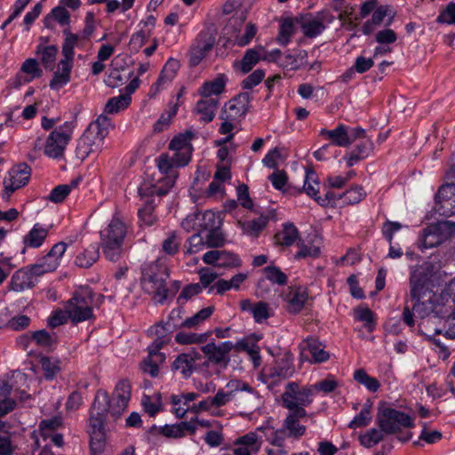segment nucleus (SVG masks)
<instances>
[{
    "mask_svg": "<svg viewBox=\"0 0 455 455\" xmlns=\"http://www.w3.org/2000/svg\"><path fill=\"white\" fill-rule=\"evenodd\" d=\"M440 299L443 307L451 311L444 320L446 334L451 338H455V277L448 283L445 290L441 293Z\"/></svg>",
    "mask_w": 455,
    "mask_h": 455,
    "instance_id": "4be33fe9",
    "label": "nucleus"
},
{
    "mask_svg": "<svg viewBox=\"0 0 455 455\" xmlns=\"http://www.w3.org/2000/svg\"><path fill=\"white\" fill-rule=\"evenodd\" d=\"M265 278L273 283L284 285L287 283V275L275 266H267L263 269Z\"/></svg>",
    "mask_w": 455,
    "mask_h": 455,
    "instance_id": "13d9d810",
    "label": "nucleus"
},
{
    "mask_svg": "<svg viewBox=\"0 0 455 455\" xmlns=\"http://www.w3.org/2000/svg\"><path fill=\"white\" fill-rule=\"evenodd\" d=\"M377 423L386 434H394L402 428L414 427L413 419L408 414L388 406L379 408Z\"/></svg>",
    "mask_w": 455,
    "mask_h": 455,
    "instance_id": "6e6552de",
    "label": "nucleus"
},
{
    "mask_svg": "<svg viewBox=\"0 0 455 455\" xmlns=\"http://www.w3.org/2000/svg\"><path fill=\"white\" fill-rule=\"evenodd\" d=\"M31 178V168L25 163L12 166L3 180L2 198L8 201L18 189L26 186Z\"/></svg>",
    "mask_w": 455,
    "mask_h": 455,
    "instance_id": "9b49d317",
    "label": "nucleus"
},
{
    "mask_svg": "<svg viewBox=\"0 0 455 455\" xmlns=\"http://www.w3.org/2000/svg\"><path fill=\"white\" fill-rule=\"evenodd\" d=\"M110 127V118L105 115H100L94 122L89 124L87 129L104 140L106 136L108 134Z\"/></svg>",
    "mask_w": 455,
    "mask_h": 455,
    "instance_id": "a18cd8bd",
    "label": "nucleus"
},
{
    "mask_svg": "<svg viewBox=\"0 0 455 455\" xmlns=\"http://www.w3.org/2000/svg\"><path fill=\"white\" fill-rule=\"evenodd\" d=\"M130 397L131 386L129 382L127 380H121L116 384L112 398H108L107 407L113 414H120L128 406Z\"/></svg>",
    "mask_w": 455,
    "mask_h": 455,
    "instance_id": "5701e85b",
    "label": "nucleus"
},
{
    "mask_svg": "<svg viewBox=\"0 0 455 455\" xmlns=\"http://www.w3.org/2000/svg\"><path fill=\"white\" fill-rule=\"evenodd\" d=\"M307 416V411L289 412L283 423V427L290 438L299 439L306 434V427L299 423V419Z\"/></svg>",
    "mask_w": 455,
    "mask_h": 455,
    "instance_id": "bb28decb",
    "label": "nucleus"
},
{
    "mask_svg": "<svg viewBox=\"0 0 455 455\" xmlns=\"http://www.w3.org/2000/svg\"><path fill=\"white\" fill-rule=\"evenodd\" d=\"M372 403L367 401L361 409L360 412L356 414L354 419L349 422L348 427L356 429L359 427H367L372 420L371 415Z\"/></svg>",
    "mask_w": 455,
    "mask_h": 455,
    "instance_id": "a19ab883",
    "label": "nucleus"
},
{
    "mask_svg": "<svg viewBox=\"0 0 455 455\" xmlns=\"http://www.w3.org/2000/svg\"><path fill=\"white\" fill-rule=\"evenodd\" d=\"M249 106V98L245 94L238 95L227 102L220 114V119L241 122L244 118Z\"/></svg>",
    "mask_w": 455,
    "mask_h": 455,
    "instance_id": "412c9836",
    "label": "nucleus"
},
{
    "mask_svg": "<svg viewBox=\"0 0 455 455\" xmlns=\"http://www.w3.org/2000/svg\"><path fill=\"white\" fill-rule=\"evenodd\" d=\"M264 52V47L259 45L254 48L248 49L242 60L241 69L243 73L250 72L253 67L262 60V53Z\"/></svg>",
    "mask_w": 455,
    "mask_h": 455,
    "instance_id": "58836bf2",
    "label": "nucleus"
},
{
    "mask_svg": "<svg viewBox=\"0 0 455 455\" xmlns=\"http://www.w3.org/2000/svg\"><path fill=\"white\" fill-rule=\"evenodd\" d=\"M67 248L68 245L64 242L55 243L46 255L34 264L35 269L39 271L42 275L46 273L53 272L60 266Z\"/></svg>",
    "mask_w": 455,
    "mask_h": 455,
    "instance_id": "2eb2a0df",
    "label": "nucleus"
},
{
    "mask_svg": "<svg viewBox=\"0 0 455 455\" xmlns=\"http://www.w3.org/2000/svg\"><path fill=\"white\" fill-rule=\"evenodd\" d=\"M334 17L330 11L324 10L310 19L305 20L302 23V32L307 37H315L320 35L326 27L333 21Z\"/></svg>",
    "mask_w": 455,
    "mask_h": 455,
    "instance_id": "b1692460",
    "label": "nucleus"
},
{
    "mask_svg": "<svg viewBox=\"0 0 455 455\" xmlns=\"http://www.w3.org/2000/svg\"><path fill=\"white\" fill-rule=\"evenodd\" d=\"M138 216L141 225L146 227L152 226L156 220L152 203L147 201L146 204L142 208L139 209Z\"/></svg>",
    "mask_w": 455,
    "mask_h": 455,
    "instance_id": "680f3d73",
    "label": "nucleus"
},
{
    "mask_svg": "<svg viewBox=\"0 0 455 455\" xmlns=\"http://www.w3.org/2000/svg\"><path fill=\"white\" fill-rule=\"evenodd\" d=\"M65 307L74 324L94 319V293L87 286L79 287L65 303Z\"/></svg>",
    "mask_w": 455,
    "mask_h": 455,
    "instance_id": "20e7f679",
    "label": "nucleus"
},
{
    "mask_svg": "<svg viewBox=\"0 0 455 455\" xmlns=\"http://www.w3.org/2000/svg\"><path fill=\"white\" fill-rule=\"evenodd\" d=\"M300 359L311 363L326 362L330 358L324 346L316 339H307L299 346Z\"/></svg>",
    "mask_w": 455,
    "mask_h": 455,
    "instance_id": "4468645a",
    "label": "nucleus"
},
{
    "mask_svg": "<svg viewBox=\"0 0 455 455\" xmlns=\"http://www.w3.org/2000/svg\"><path fill=\"white\" fill-rule=\"evenodd\" d=\"M94 29H95V27H94L93 14L92 12H88L86 15V18H85V26H84L82 33L81 34H74L69 31H64L65 39L68 38V35L76 36L77 44L76 45V47L82 48L84 45V43L92 36Z\"/></svg>",
    "mask_w": 455,
    "mask_h": 455,
    "instance_id": "79ce46f5",
    "label": "nucleus"
},
{
    "mask_svg": "<svg viewBox=\"0 0 455 455\" xmlns=\"http://www.w3.org/2000/svg\"><path fill=\"white\" fill-rule=\"evenodd\" d=\"M294 33L293 23L291 20H285L280 26L277 41L281 45H286Z\"/></svg>",
    "mask_w": 455,
    "mask_h": 455,
    "instance_id": "338daca9",
    "label": "nucleus"
},
{
    "mask_svg": "<svg viewBox=\"0 0 455 455\" xmlns=\"http://www.w3.org/2000/svg\"><path fill=\"white\" fill-rule=\"evenodd\" d=\"M258 431H261L266 441L276 448L283 449L285 441L287 438H290L283 427L281 428L275 429L270 426L269 421H267L263 425L258 427Z\"/></svg>",
    "mask_w": 455,
    "mask_h": 455,
    "instance_id": "c85d7f7f",
    "label": "nucleus"
},
{
    "mask_svg": "<svg viewBox=\"0 0 455 455\" xmlns=\"http://www.w3.org/2000/svg\"><path fill=\"white\" fill-rule=\"evenodd\" d=\"M215 44L214 36L209 32H201L189 51V63L197 66Z\"/></svg>",
    "mask_w": 455,
    "mask_h": 455,
    "instance_id": "a211bd4d",
    "label": "nucleus"
},
{
    "mask_svg": "<svg viewBox=\"0 0 455 455\" xmlns=\"http://www.w3.org/2000/svg\"><path fill=\"white\" fill-rule=\"evenodd\" d=\"M313 388L310 387H300L297 382H289L282 395V405L290 412L306 411L305 408L313 402Z\"/></svg>",
    "mask_w": 455,
    "mask_h": 455,
    "instance_id": "1a4fd4ad",
    "label": "nucleus"
},
{
    "mask_svg": "<svg viewBox=\"0 0 455 455\" xmlns=\"http://www.w3.org/2000/svg\"><path fill=\"white\" fill-rule=\"evenodd\" d=\"M307 55L305 51H300L296 53L286 52L282 55V58L278 61V66L285 70H298L304 65Z\"/></svg>",
    "mask_w": 455,
    "mask_h": 455,
    "instance_id": "473e14b6",
    "label": "nucleus"
},
{
    "mask_svg": "<svg viewBox=\"0 0 455 455\" xmlns=\"http://www.w3.org/2000/svg\"><path fill=\"white\" fill-rule=\"evenodd\" d=\"M227 387L228 389H231L233 394L235 392H238V391L247 392L249 394V399L251 403V407L258 408L259 406L261 401H260V396H259V393L254 388H252L251 386H249L246 382H243L239 379H232L228 382Z\"/></svg>",
    "mask_w": 455,
    "mask_h": 455,
    "instance_id": "c9c22d12",
    "label": "nucleus"
},
{
    "mask_svg": "<svg viewBox=\"0 0 455 455\" xmlns=\"http://www.w3.org/2000/svg\"><path fill=\"white\" fill-rule=\"evenodd\" d=\"M100 257L99 246L96 243L90 244L76 257L75 263L79 267L87 268L92 266Z\"/></svg>",
    "mask_w": 455,
    "mask_h": 455,
    "instance_id": "e433bc0d",
    "label": "nucleus"
},
{
    "mask_svg": "<svg viewBox=\"0 0 455 455\" xmlns=\"http://www.w3.org/2000/svg\"><path fill=\"white\" fill-rule=\"evenodd\" d=\"M76 44L77 38L75 36L68 35V38L64 39L61 48L62 59L59 61L49 84L52 91L58 92L70 82Z\"/></svg>",
    "mask_w": 455,
    "mask_h": 455,
    "instance_id": "423d86ee",
    "label": "nucleus"
},
{
    "mask_svg": "<svg viewBox=\"0 0 455 455\" xmlns=\"http://www.w3.org/2000/svg\"><path fill=\"white\" fill-rule=\"evenodd\" d=\"M219 100L213 98H202L196 105V111L200 116V120L204 123L212 121L215 116Z\"/></svg>",
    "mask_w": 455,
    "mask_h": 455,
    "instance_id": "2f4dec72",
    "label": "nucleus"
},
{
    "mask_svg": "<svg viewBox=\"0 0 455 455\" xmlns=\"http://www.w3.org/2000/svg\"><path fill=\"white\" fill-rule=\"evenodd\" d=\"M169 277L168 267L164 260L146 263L142 267L140 284L143 291L153 296L156 303H164L167 298L166 280Z\"/></svg>",
    "mask_w": 455,
    "mask_h": 455,
    "instance_id": "f03ea898",
    "label": "nucleus"
},
{
    "mask_svg": "<svg viewBox=\"0 0 455 455\" xmlns=\"http://www.w3.org/2000/svg\"><path fill=\"white\" fill-rule=\"evenodd\" d=\"M257 30V27L253 23L244 25L242 33L236 37L235 45L243 47L249 44L256 36Z\"/></svg>",
    "mask_w": 455,
    "mask_h": 455,
    "instance_id": "e2e57ef3",
    "label": "nucleus"
},
{
    "mask_svg": "<svg viewBox=\"0 0 455 455\" xmlns=\"http://www.w3.org/2000/svg\"><path fill=\"white\" fill-rule=\"evenodd\" d=\"M410 283L411 296V299L415 300L412 305V311L417 316L424 318L434 314L435 316L447 318L450 313L448 308L444 307L443 305L441 307L440 305L434 304L432 300L433 294L427 291L422 282L416 280L415 277L411 275Z\"/></svg>",
    "mask_w": 455,
    "mask_h": 455,
    "instance_id": "7ed1b4c3",
    "label": "nucleus"
},
{
    "mask_svg": "<svg viewBox=\"0 0 455 455\" xmlns=\"http://www.w3.org/2000/svg\"><path fill=\"white\" fill-rule=\"evenodd\" d=\"M383 430L379 427L371 428L366 431L364 434L359 435L360 444L365 448H371L378 444L384 437Z\"/></svg>",
    "mask_w": 455,
    "mask_h": 455,
    "instance_id": "603ef678",
    "label": "nucleus"
},
{
    "mask_svg": "<svg viewBox=\"0 0 455 455\" xmlns=\"http://www.w3.org/2000/svg\"><path fill=\"white\" fill-rule=\"evenodd\" d=\"M50 231V226L36 223L32 228L23 236L24 249L41 247L46 240ZM25 250H23L24 251Z\"/></svg>",
    "mask_w": 455,
    "mask_h": 455,
    "instance_id": "cd10ccee",
    "label": "nucleus"
},
{
    "mask_svg": "<svg viewBox=\"0 0 455 455\" xmlns=\"http://www.w3.org/2000/svg\"><path fill=\"white\" fill-rule=\"evenodd\" d=\"M299 238V231L292 223H284L282 230H280L275 235V243L280 245L291 246Z\"/></svg>",
    "mask_w": 455,
    "mask_h": 455,
    "instance_id": "4c0bfd02",
    "label": "nucleus"
},
{
    "mask_svg": "<svg viewBox=\"0 0 455 455\" xmlns=\"http://www.w3.org/2000/svg\"><path fill=\"white\" fill-rule=\"evenodd\" d=\"M192 138L193 133L190 132L180 133L171 140L169 148L172 151L187 150L188 152L189 148H193L191 144Z\"/></svg>",
    "mask_w": 455,
    "mask_h": 455,
    "instance_id": "864d4df0",
    "label": "nucleus"
},
{
    "mask_svg": "<svg viewBox=\"0 0 455 455\" xmlns=\"http://www.w3.org/2000/svg\"><path fill=\"white\" fill-rule=\"evenodd\" d=\"M354 317L356 321L363 323L368 331H372L375 327V317L373 312L365 307H358L355 309Z\"/></svg>",
    "mask_w": 455,
    "mask_h": 455,
    "instance_id": "8fccbe9b",
    "label": "nucleus"
},
{
    "mask_svg": "<svg viewBox=\"0 0 455 455\" xmlns=\"http://www.w3.org/2000/svg\"><path fill=\"white\" fill-rule=\"evenodd\" d=\"M103 140L86 129L79 139L76 146V156L82 160L91 154L99 152L103 146Z\"/></svg>",
    "mask_w": 455,
    "mask_h": 455,
    "instance_id": "a878e982",
    "label": "nucleus"
},
{
    "mask_svg": "<svg viewBox=\"0 0 455 455\" xmlns=\"http://www.w3.org/2000/svg\"><path fill=\"white\" fill-rule=\"evenodd\" d=\"M58 47L54 44H46L45 43H40L36 46V53L40 56V60L45 69L52 68L56 56L58 54Z\"/></svg>",
    "mask_w": 455,
    "mask_h": 455,
    "instance_id": "f704fd0d",
    "label": "nucleus"
},
{
    "mask_svg": "<svg viewBox=\"0 0 455 455\" xmlns=\"http://www.w3.org/2000/svg\"><path fill=\"white\" fill-rule=\"evenodd\" d=\"M108 402V395L105 391H99L96 394L94 403L91 411L90 427L92 428L91 434L97 432H103V420L108 410L107 403Z\"/></svg>",
    "mask_w": 455,
    "mask_h": 455,
    "instance_id": "aec40b11",
    "label": "nucleus"
},
{
    "mask_svg": "<svg viewBox=\"0 0 455 455\" xmlns=\"http://www.w3.org/2000/svg\"><path fill=\"white\" fill-rule=\"evenodd\" d=\"M52 20H56L60 26H68L70 21V15L64 7L57 6L53 8L51 13L45 18L46 27L50 26Z\"/></svg>",
    "mask_w": 455,
    "mask_h": 455,
    "instance_id": "4d7b16f0",
    "label": "nucleus"
},
{
    "mask_svg": "<svg viewBox=\"0 0 455 455\" xmlns=\"http://www.w3.org/2000/svg\"><path fill=\"white\" fill-rule=\"evenodd\" d=\"M78 180H73L70 184H63L55 187L50 193L48 199L56 204L62 203L70 194L71 190L76 188Z\"/></svg>",
    "mask_w": 455,
    "mask_h": 455,
    "instance_id": "3c124183",
    "label": "nucleus"
},
{
    "mask_svg": "<svg viewBox=\"0 0 455 455\" xmlns=\"http://www.w3.org/2000/svg\"><path fill=\"white\" fill-rule=\"evenodd\" d=\"M42 369L44 376L48 379H53L61 370L60 361L52 357H42L41 359Z\"/></svg>",
    "mask_w": 455,
    "mask_h": 455,
    "instance_id": "6e6d98bb",
    "label": "nucleus"
},
{
    "mask_svg": "<svg viewBox=\"0 0 455 455\" xmlns=\"http://www.w3.org/2000/svg\"><path fill=\"white\" fill-rule=\"evenodd\" d=\"M60 424L61 420L57 417L42 420L39 424L38 430L35 432V435L36 437V444L40 446L38 436L42 437L44 441H47L48 437L52 434L55 433L56 429L60 426Z\"/></svg>",
    "mask_w": 455,
    "mask_h": 455,
    "instance_id": "ea45409f",
    "label": "nucleus"
},
{
    "mask_svg": "<svg viewBox=\"0 0 455 455\" xmlns=\"http://www.w3.org/2000/svg\"><path fill=\"white\" fill-rule=\"evenodd\" d=\"M233 348L234 344L232 341H224L218 345L213 342L207 343L201 349L209 361L226 367L230 361L228 354Z\"/></svg>",
    "mask_w": 455,
    "mask_h": 455,
    "instance_id": "6ab92c4d",
    "label": "nucleus"
},
{
    "mask_svg": "<svg viewBox=\"0 0 455 455\" xmlns=\"http://www.w3.org/2000/svg\"><path fill=\"white\" fill-rule=\"evenodd\" d=\"M267 222L268 218L261 215L253 220H238L237 225L242 229L243 235L257 237L266 228Z\"/></svg>",
    "mask_w": 455,
    "mask_h": 455,
    "instance_id": "7c9ffc66",
    "label": "nucleus"
},
{
    "mask_svg": "<svg viewBox=\"0 0 455 455\" xmlns=\"http://www.w3.org/2000/svg\"><path fill=\"white\" fill-rule=\"evenodd\" d=\"M303 188L305 192L314 199H315L320 185L317 180L316 173L313 171H307L305 175L304 186Z\"/></svg>",
    "mask_w": 455,
    "mask_h": 455,
    "instance_id": "bf43d9fd",
    "label": "nucleus"
},
{
    "mask_svg": "<svg viewBox=\"0 0 455 455\" xmlns=\"http://www.w3.org/2000/svg\"><path fill=\"white\" fill-rule=\"evenodd\" d=\"M31 340L40 347H50L55 342V338L45 330H40L32 334Z\"/></svg>",
    "mask_w": 455,
    "mask_h": 455,
    "instance_id": "774afa93",
    "label": "nucleus"
},
{
    "mask_svg": "<svg viewBox=\"0 0 455 455\" xmlns=\"http://www.w3.org/2000/svg\"><path fill=\"white\" fill-rule=\"evenodd\" d=\"M320 135L331 140V144L340 148H347L357 139L364 138L365 130L362 127H350L339 124L334 129H322Z\"/></svg>",
    "mask_w": 455,
    "mask_h": 455,
    "instance_id": "9d476101",
    "label": "nucleus"
},
{
    "mask_svg": "<svg viewBox=\"0 0 455 455\" xmlns=\"http://www.w3.org/2000/svg\"><path fill=\"white\" fill-rule=\"evenodd\" d=\"M175 324L165 323L164 321L151 326L148 332L154 337L153 342L148 347V355L143 361L142 369L145 372L156 377L159 371V364L164 362L165 355L160 350L172 339Z\"/></svg>",
    "mask_w": 455,
    "mask_h": 455,
    "instance_id": "f257e3e1",
    "label": "nucleus"
},
{
    "mask_svg": "<svg viewBox=\"0 0 455 455\" xmlns=\"http://www.w3.org/2000/svg\"><path fill=\"white\" fill-rule=\"evenodd\" d=\"M246 17L243 12L238 17H231L223 29V35L227 36L228 41L235 44L236 37L240 36L244 26Z\"/></svg>",
    "mask_w": 455,
    "mask_h": 455,
    "instance_id": "72a5a7b5",
    "label": "nucleus"
},
{
    "mask_svg": "<svg viewBox=\"0 0 455 455\" xmlns=\"http://www.w3.org/2000/svg\"><path fill=\"white\" fill-rule=\"evenodd\" d=\"M227 81V76L224 74H220L214 79L205 81L199 88V94L204 98L218 96L224 92Z\"/></svg>",
    "mask_w": 455,
    "mask_h": 455,
    "instance_id": "c756f323",
    "label": "nucleus"
},
{
    "mask_svg": "<svg viewBox=\"0 0 455 455\" xmlns=\"http://www.w3.org/2000/svg\"><path fill=\"white\" fill-rule=\"evenodd\" d=\"M20 70L26 75L24 81L29 83L34 79L39 78L43 71L39 67V63L35 59H27L21 65Z\"/></svg>",
    "mask_w": 455,
    "mask_h": 455,
    "instance_id": "09e8293b",
    "label": "nucleus"
},
{
    "mask_svg": "<svg viewBox=\"0 0 455 455\" xmlns=\"http://www.w3.org/2000/svg\"><path fill=\"white\" fill-rule=\"evenodd\" d=\"M435 211L443 216L455 215V185H443L435 196Z\"/></svg>",
    "mask_w": 455,
    "mask_h": 455,
    "instance_id": "dca6fc26",
    "label": "nucleus"
},
{
    "mask_svg": "<svg viewBox=\"0 0 455 455\" xmlns=\"http://www.w3.org/2000/svg\"><path fill=\"white\" fill-rule=\"evenodd\" d=\"M91 451L92 455H101L106 447V435L103 432L91 434Z\"/></svg>",
    "mask_w": 455,
    "mask_h": 455,
    "instance_id": "0e129e2a",
    "label": "nucleus"
},
{
    "mask_svg": "<svg viewBox=\"0 0 455 455\" xmlns=\"http://www.w3.org/2000/svg\"><path fill=\"white\" fill-rule=\"evenodd\" d=\"M282 297L287 311L297 314L305 307L308 299V292L304 286H291L283 293Z\"/></svg>",
    "mask_w": 455,
    "mask_h": 455,
    "instance_id": "f3484780",
    "label": "nucleus"
},
{
    "mask_svg": "<svg viewBox=\"0 0 455 455\" xmlns=\"http://www.w3.org/2000/svg\"><path fill=\"white\" fill-rule=\"evenodd\" d=\"M261 431L258 427L254 431L239 436L234 441V455H252L257 453L262 445Z\"/></svg>",
    "mask_w": 455,
    "mask_h": 455,
    "instance_id": "ddd939ff",
    "label": "nucleus"
},
{
    "mask_svg": "<svg viewBox=\"0 0 455 455\" xmlns=\"http://www.w3.org/2000/svg\"><path fill=\"white\" fill-rule=\"evenodd\" d=\"M42 274L35 269V265L19 269L12 277V287L16 291H21L33 287Z\"/></svg>",
    "mask_w": 455,
    "mask_h": 455,
    "instance_id": "393cba45",
    "label": "nucleus"
},
{
    "mask_svg": "<svg viewBox=\"0 0 455 455\" xmlns=\"http://www.w3.org/2000/svg\"><path fill=\"white\" fill-rule=\"evenodd\" d=\"M354 379L371 392L378 391L380 387L378 379L370 376L363 369L356 370L354 373Z\"/></svg>",
    "mask_w": 455,
    "mask_h": 455,
    "instance_id": "5fc2aeb1",
    "label": "nucleus"
},
{
    "mask_svg": "<svg viewBox=\"0 0 455 455\" xmlns=\"http://www.w3.org/2000/svg\"><path fill=\"white\" fill-rule=\"evenodd\" d=\"M126 234L127 226L118 218H113L100 231L103 253L110 261H116L119 259Z\"/></svg>",
    "mask_w": 455,
    "mask_h": 455,
    "instance_id": "39448f33",
    "label": "nucleus"
},
{
    "mask_svg": "<svg viewBox=\"0 0 455 455\" xmlns=\"http://www.w3.org/2000/svg\"><path fill=\"white\" fill-rule=\"evenodd\" d=\"M205 241L208 248L221 247L226 243L224 234L220 228L206 230Z\"/></svg>",
    "mask_w": 455,
    "mask_h": 455,
    "instance_id": "052dcab7",
    "label": "nucleus"
},
{
    "mask_svg": "<svg viewBox=\"0 0 455 455\" xmlns=\"http://www.w3.org/2000/svg\"><path fill=\"white\" fill-rule=\"evenodd\" d=\"M68 320L70 321L69 313L64 307L63 309L54 310L48 317L47 322L50 327L55 328L65 324Z\"/></svg>",
    "mask_w": 455,
    "mask_h": 455,
    "instance_id": "69168bd1",
    "label": "nucleus"
},
{
    "mask_svg": "<svg viewBox=\"0 0 455 455\" xmlns=\"http://www.w3.org/2000/svg\"><path fill=\"white\" fill-rule=\"evenodd\" d=\"M213 313L212 307H207L182 322V328L196 329L202 325Z\"/></svg>",
    "mask_w": 455,
    "mask_h": 455,
    "instance_id": "37998d69",
    "label": "nucleus"
},
{
    "mask_svg": "<svg viewBox=\"0 0 455 455\" xmlns=\"http://www.w3.org/2000/svg\"><path fill=\"white\" fill-rule=\"evenodd\" d=\"M132 102V97L121 94L113 97L108 100L105 106V112L108 114H116L120 110L125 109Z\"/></svg>",
    "mask_w": 455,
    "mask_h": 455,
    "instance_id": "49530a36",
    "label": "nucleus"
},
{
    "mask_svg": "<svg viewBox=\"0 0 455 455\" xmlns=\"http://www.w3.org/2000/svg\"><path fill=\"white\" fill-rule=\"evenodd\" d=\"M76 123L74 121H66L55 128L46 139L44 154L50 158L62 157L72 139Z\"/></svg>",
    "mask_w": 455,
    "mask_h": 455,
    "instance_id": "0eeeda50",
    "label": "nucleus"
},
{
    "mask_svg": "<svg viewBox=\"0 0 455 455\" xmlns=\"http://www.w3.org/2000/svg\"><path fill=\"white\" fill-rule=\"evenodd\" d=\"M211 331L204 333L180 331L175 336V340L180 345L203 344L207 341Z\"/></svg>",
    "mask_w": 455,
    "mask_h": 455,
    "instance_id": "c03bdc74",
    "label": "nucleus"
},
{
    "mask_svg": "<svg viewBox=\"0 0 455 455\" xmlns=\"http://www.w3.org/2000/svg\"><path fill=\"white\" fill-rule=\"evenodd\" d=\"M455 235V223L441 221L424 228L420 240L422 250L431 249L440 245Z\"/></svg>",
    "mask_w": 455,
    "mask_h": 455,
    "instance_id": "f8f14e48",
    "label": "nucleus"
},
{
    "mask_svg": "<svg viewBox=\"0 0 455 455\" xmlns=\"http://www.w3.org/2000/svg\"><path fill=\"white\" fill-rule=\"evenodd\" d=\"M195 361L191 355L181 354L174 360L172 368L180 371L184 377H188L192 373Z\"/></svg>",
    "mask_w": 455,
    "mask_h": 455,
    "instance_id": "de8ad7c7",
    "label": "nucleus"
}]
</instances>
